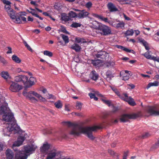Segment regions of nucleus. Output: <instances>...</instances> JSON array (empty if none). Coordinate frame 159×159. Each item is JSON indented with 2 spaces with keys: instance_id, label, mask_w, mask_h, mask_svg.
<instances>
[{
  "instance_id": "nucleus-1",
  "label": "nucleus",
  "mask_w": 159,
  "mask_h": 159,
  "mask_svg": "<svg viewBox=\"0 0 159 159\" xmlns=\"http://www.w3.org/2000/svg\"><path fill=\"white\" fill-rule=\"evenodd\" d=\"M69 127H72L70 134L75 136H78L81 134H86L87 136L91 140H94L95 138L92 134V132L102 129V125H95L92 126L83 127L78 123L71 122L70 121L65 122Z\"/></svg>"
},
{
  "instance_id": "nucleus-2",
  "label": "nucleus",
  "mask_w": 159,
  "mask_h": 159,
  "mask_svg": "<svg viewBox=\"0 0 159 159\" xmlns=\"http://www.w3.org/2000/svg\"><path fill=\"white\" fill-rule=\"evenodd\" d=\"M2 104L0 107V113L1 114H4L3 116V120L9 122V125L16 121L14 117L13 114L8 107V104L5 100H0V105Z\"/></svg>"
},
{
  "instance_id": "nucleus-3",
  "label": "nucleus",
  "mask_w": 159,
  "mask_h": 159,
  "mask_svg": "<svg viewBox=\"0 0 159 159\" xmlns=\"http://www.w3.org/2000/svg\"><path fill=\"white\" fill-rule=\"evenodd\" d=\"M93 28L101 31V35L106 36L111 34V31L110 28L106 25L99 24L96 21L93 22Z\"/></svg>"
},
{
  "instance_id": "nucleus-4",
  "label": "nucleus",
  "mask_w": 159,
  "mask_h": 159,
  "mask_svg": "<svg viewBox=\"0 0 159 159\" xmlns=\"http://www.w3.org/2000/svg\"><path fill=\"white\" fill-rule=\"evenodd\" d=\"M20 127L19 126H18L16 124V121H13V122L11 123V124L9 125V126L7 127V129H4V134L5 135L9 136L10 133L9 134H7L5 133V131L6 130H8L9 133L12 131H14V133H18L20 130Z\"/></svg>"
},
{
  "instance_id": "nucleus-5",
  "label": "nucleus",
  "mask_w": 159,
  "mask_h": 159,
  "mask_svg": "<svg viewBox=\"0 0 159 159\" xmlns=\"http://www.w3.org/2000/svg\"><path fill=\"white\" fill-rule=\"evenodd\" d=\"M138 116V114L136 113L124 114L121 116L120 120L121 122H125L128 121L129 119H135Z\"/></svg>"
},
{
  "instance_id": "nucleus-6",
  "label": "nucleus",
  "mask_w": 159,
  "mask_h": 159,
  "mask_svg": "<svg viewBox=\"0 0 159 159\" xmlns=\"http://www.w3.org/2000/svg\"><path fill=\"white\" fill-rule=\"evenodd\" d=\"M89 95L90 98H93L94 99H98V98H100V99H103L105 98L103 95L100 94L98 91H93L92 93H89Z\"/></svg>"
},
{
  "instance_id": "nucleus-7",
  "label": "nucleus",
  "mask_w": 159,
  "mask_h": 159,
  "mask_svg": "<svg viewBox=\"0 0 159 159\" xmlns=\"http://www.w3.org/2000/svg\"><path fill=\"white\" fill-rule=\"evenodd\" d=\"M10 90L13 92H17L22 89V86L17 83L12 82L9 88Z\"/></svg>"
},
{
  "instance_id": "nucleus-8",
  "label": "nucleus",
  "mask_w": 159,
  "mask_h": 159,
  "mask_svg": "<svg viewBox=\"0 0 159 159\" xmlns=\"http://www.w3.org/2000/svg\"><path fill=\"white\" fill-rule=\"evenodd\" d=\"M157 109L156 106H154L149 108L148 110V112L151 116H159V111H157Z\"/></svg>"
},
{
  "instance_id": "nucleus-9",
  "label": "nucleus",
  "mask_w": 159,
  "mask_h": 159,
  "mask_svg": "<svg viewBox=\"0 0 159 159\" xmlns=\"http://www.w3.org/2000/svg\"><path fill=\"white\" fill-rule=\"evenodd\" d=\"M25 139V137L23 136H20L17 139L16 141L13 144V148L15 147H19L21 145Z\"/></svg>"
},
{
  "instance_id": "nucleus-10",
  "label": "nucleus",
  "mask_w": 159,
  "mask_h": 159,
  "mask_svg": "<svg viewBox=\"0 0 159 159\" xmlns=\"http://www.w3.org/2000/svg\"><path fill=\"white\" fill-rule=\"evenodd\" d=\"M77 14V17L80 19H82L87 17L89 14V13L88 12L84 10H80Z\"/></svg>"
},
{
  "instance_id": "nucleus-11",
  "label": "nucleus",
  "mask_w": 159,
  "mask_h": 159,
  "mask_svg": "<svg viewBox=\"0 0 159 159\" xmlns=\"http://www.w3.org/2000/svg\"><path fill=\"white\" fill-rule=\"evenodd\" d=\"M89 77L92 80L96 81L98 79L99 75L95 70H93L90 73Z\"/></svg>"
},
{
  "instance_id": "nucleus-12",
  "label": "nucleus",
  "mask_w": 159,
  "mask_h": 159,
  "mask_svg": "<svg viewBox=\"0 0 159 159\" xmlns=\"http://www.w3.org/2000/svg\"><path fill=\"white\" fill-rule=\"evenodd\" d=\"M35 149L32 145H27L24 147V152L26 153H32L31 152L34 151Z\"/></svg>"
},
{
  "instance_id": "nucleus-13",
  "label": "nucleus",
  "mask_w": 159,
  "mask_h": 159,
  "mask_svg": "<svg viewBox=\"0 0 159 159\" xmlns=\"http://www.w3.org/2000/svg\"><path fill=\"white\" fill-rule=\"evenodd\" d=\"M57 153L55 150H52L48 154L46 159H53Z\"/></svg>"
},
{
  "instance_id": "nucleus-14",
  "label": "nucleus",
  "mask_w": 159,
  "mask_h": 159,
  "mask_svg": "<svg viewBox=\"0 0 159 159\" xmlns=\"http://www.w3.org/2000/svg\"><path fill=\"white\" fill-rule=\"evenodd\" d=\"M27 158V155L22 153L20 151H19L18 153L16 154V159H26Z\"/></svg>"
},
{
  "instance_id": "nucleus-15",
  "label": "nucleus",
  "mask_w": 159,
  "mask_h": 159,
  "mask_svg": "<svg viewBox=\"0 0 159 159\" xmlns=\"http://www.w3.org/2000/svg\"><path fill=\"white\" fill-rule=\"evenodd\" d=\"M102 101L104 103L107 105L108 106H110L111 105L112 106L113 109H112V112H115L117 111L118 109V108L117 107H114L113 105L111 104V102L110 100H102Z\"/></svg>"
},
{
  "instance_id": "nucleus-16",
  "label": "nucleus",
  "mask_w": 159,
  "mask_h": 159,
  "mask_svg": "<svg viewBox=\"0 0 159 159\" xmlns=\"http://www.w3.org/2000/svg\"><path fill=\"white\" fill-rule=\"evenodd\" d=\"M6 157L7 159H13L14 154L12 151L10 149H7L6 152Z\"/></svg>"
},
{
  "instance_id": "nucleus-17",
  "label": "nucleus",
  "mask_w": 159,
  "mask_h": 159,
  "mask_svg": "<svg viewBox=\"0 0 159 159\" xmlns=\"http://www.w3.org/2000/svg\"><path fill=\"white\" fill-rule=\"evenodd\" d=\"M21 20L25 23H26L27 21L26 20V18L25 17L22 16V15H20L19 16L17 17L16 19V21H14V22L17 24H20L21 23Z\"/></svg>"
},
{
  "instance_id": "nucleus-18",
  "label": "nucleus",
  "mask_w": 159,
  "mask_h": 159,
  "mask_svg": "<svg viewBox=\"0 0 159 159\" xmlns=\"http://www.w3.org/2000/svg\"><path fill=\"white\" fill-rule=\"evenodd\" d=\"M120 75L122 79L124 80H128L131 76V74L124 73L123 72H120Z\"/></svg>"
},
{
  "instance_id": "nucleus-19",
  "label": "nucleus",
  "mask_w": 159,
  "mask_h": 159,
  "mask_svg": "<svg viewBox=\"0 0 159 159\" xmlns=\"http://www.w3.org/2000/svg\"><path fill=\"white\" fill-rule=\"evenodd\" d=\"M140 44L144 46L147 50H149L150 49L149 44L144 40L140 39Z\"/></svg>"
},
{
  "instance_id": "nucleus-20",
  "label": "nucleus",
  "mask_w": 159,
  "mask_h": 159,
  "mask_svg": "<svg viewBox=\"0 0 159 159\" xmlns=\"http://www.w3.org/2000/svg\"><path fill=\"white\" fill-rule=\"evenodd\" d=\"M114 76L113 75L112 73L110 70H108L107 71L105 74V76L104 78L106 79L108 81H110L112 78Z\"/></svg>"
},
{
  "instance_id": "nucleus-21",
  "label": "nucleus",
  "mask_w": 159,
  "mask_h": 159,
  "mask_svg": "<svg viewBox=\"0 0 159 159\" xmlns=\"http://www.w3.org/2000/svg\"><path fill=\"white\" fill-rule=\"evenodd\" d=\"M15 11L13 9L8 11V12H7L11 18L14 21H16V19L17 18L15 15Z\"/></svg>"
},
{
  "instance_id": "nucleus-22",
  "label": "nucleus",
  "mask_w": 159,
  "mask_h": 159,
  "mask_svg": "<svg viewBox=\"0 0 159 159\" xmlns=\"http://www.w3.org/2000/svg\"><path fill=\"white\" fill-rule=\"evenodd\" d=\"M107 7L111 12L116 11H118L117 8L111 3H108L107 4Z\"/></svg>"
},
{
  "instance_id": "nucleus-23",
  "label": "nucleus",
  "mask_w": 159,
  "mask_h": 159,
  "mask_svg": "<svg viewBox=\"0 0 159 159\" xmlns=\"http://www.w3.org/2000/svg\"><path fill=\"white\" fill-rule=\"evenodd\" d=\"M21 81H22L25 86V88H28L30 87L28 86V78L26 76L22 75Z\"/></svg>"
},
{
  "instance_id": "nucleus-24",
  "label": "nucleus",
  "mask_w": 159,
  "mask_h": 159,
  "mask_svg": "<svg viewBox=\"0 0 159 159\" xmlns=\"http://www.w3.org/2000/svg\"><path fill=\"white\" fill-rule=\"evenodd\" d=\"M71 48L75 50L76 52L80 51L81 49V47L78 44L76 43H74L72 45Z\"/></svg>"
},
{
  "instance_id": "nucleus-25",
  "label": "nucleus",
  "mask_w": 159,
  "mask_h": 159,
  "mask_svg": "<svg viewBox=\"0 0 159 159\" xmlns=\"http://www.w3.org/2000/svg\"><path fill=\"white\" fill-rule=\"evenodd\" d=\"M50 148V145L48 143L43 144L42 148H41V151L45 152L48 151Z\"/></svg>"
},
{
  "instance_id": "nucleus-26",
  "label": "nucleus",
  "mask_w": 159,
  "mask_h": 159,
  "mask_svg": "<svg viewBox=\"0 0 159 159\" xmlns=\"http://www.w3.org/2000/svg\"><path fill=\"white\" fill-rule=\"evenodd\" d=\"M36 81V79L35 78L32 77H30L28 80V86H30V87L34 84Z\"/></svg>"
},
{
  "instance_id": "nucleus-27",
  "label": "nucleus",
  "mask_w": 159,
  "mask_h": 159,
  "mask_svg": "<svg viewBox=\"0 0 159 159\" xmlns=\"http://www.w3.org/2000/svg\"><path fill=\"white\" fill-rule=\"evenodd\" d=\"M151 52L150 51H148L145 53L143 54V55L146 58L152 60V58L154 57L153 56L151 55L150 54Z\"/></svg>"
},
{
  "instance_id": "nucleus-28",
  "label": "nucleus",
  "mask_w": 159,
  "mask_h": 159,
  "mask_svg": "<svg viewBox=\"0 0 159 159\" xmlns=\"http://www.w3.org/2000/svg\"><path fill=\"white\" fill-rule=\"evenodd\" d=\"M102 63V60L100 59L92 61V63L94 66H101V64Z\"/></svg>"
},
{
  "instance_id": "nucleus-29",
  "label": "nucleus",
  "mask_w": 159,
  "mask_h": 159,
  "mask_svg": "<svg viewBox=\"0 0 159 159\" xmlns=\"http://www.w3.org/2000/svg\"><path fill=\"white\" fill-rule=\"evenodd\" d=\"M61 19L65 22L68 21L70 20L69 15L67 16L65 13H63L61 14Z\"/></svg>"
},
{
  "instance_id": "nucleus-30",
  "label": "nucleus",
  "mask_w": 159,
  "mask_h": 159,
  "mask_svg": "<svg viewBox=\"0 0 159 159\" xmlns=\"http://www.w3.org/2000/svg\"><path fill=\"white\" fill-rule=\"evenodd\" d=\"M106 52H98L96 55V57L97 58H100L102 59L105 58Z\"/></svg>"
},
{
  "instance_id": "nucleus-31",
  "label": "nucleus",
  "mask_w": 159,
  "mask_h": 159,
  "mask_svg": "<svg viewBox=\"0 0 159 159\" xmlns=\"http://www.w3.org/2000/svg\"><path fill=\"white\" fill-rule=\"evenodd\" d=\"M54 105L58 109H61L63 106L62 102L60 100H58L54 103Z\"/></svg>"
},
{
  "instance_id": "nucleus-32",
  "label": "nucleus",
  "mask_w": 159,
  "mask_h": 159,
  "mask_svg": "<svg viewBox=\"0 0 159 159\" xmlns=\"http://www.w3.org/2000/svg\"><path fill=\"white\" fill-rule=\"evenodd\" d=\"M159 82L157 81H155L153 82L149 83L148 85L147 88L148 89L151 86H157L159 85Z\"/></svg>"
},
{
  "instance_id": "nucleus-33",
  "label": "nucleus",
  "mask_w": 159,
  "mask_h": 159,
  "mask_svg": "<svg viewBox=\"0 0 159 159\" xmlns=\"http://www.w3.org/2000/svg\"><path fill=\"white\" fill-rule=\"evenodd\" d=\"M68 14L70 20L71 18L77 17V13L72 11H70Z\"/></svg>"
},
{
  "instance_id": "nucleus-34",
  "label": "nucleus",
  "mask_w": 159,
  "mask_h": 159,
  "mask_svg": "<svg viewBox=\"0 0 159 159\" xmlns=\"http://www.w3.org/2000/svg\"><path fill=\"white\" fill-rule=\"evenodd\" d=\"M12 58L14 61L17 63H19L21 61V60L15 55H13L12 57Z\"/></svg>"
},
{
  "instance_id": "nucleus-35",
  "label": "nucleus",
  "mask_w": 159,
  "mask_h": 159,
  "mask_svg": "<svg viewBox=\"0 0 159 159\" xmlns=\"http://www.w3.org/2000/svg\"><path fill=\"white\" fill-rule=\"evenodd\" d=\"M30 9L31 11L30 12V13H31L32 15L38 17L41 20H43V18L42 17L39 16L38 14L35 13V11L34 9H33L31 8H30Z\"/></svg>"
},
{
  "instance_id": "nucleus-36",
  "label": "nucleus",
  "mask_w": 159,
  "mask_h": 159,
  "mask_svg": "<svg viewBox=\"0 0 159 159\" xmlns=\"http://www.w3.org/2000/svg\"><path fill=\"white\" fill-rule=\"evenodd\" d=\"M2 76L4 79H7L9 77V75L7 71H3L1 73Z\"/></svg>"
},
{
  "instance_id": "nucleus-37",
  "label": "nucleus",
  "mask_w": 159,
  "mask_h": 159,
  "mask_svg": "<svg viewBox=\"0 0 159 159\" xmlns=\"http://www.w3.org/2000/svg\"><path fill=\"white\" fill-rule=\"evenodd\" d=\"M65 44L68 43L69 42V39L68 36L61 34L60 35Z\"/></svg>"
},
{
  "instance_id": "nucleus-38",
  "label": "nucleus",
  "mask_w": 159,
  "mask_h": 159,
  "mask_svg": "<svg viewBox=\"0 0 159 159\" xmlns=\"http://www.w3.org/2000/svg\"><path fill=\"white\" fill-rule=\"evenodd\" d=\"M31 92H33V91H30L26 93L25 96H26V98H30V99H36L35 98L33 97V95H32V93H30Z\"/></svg>"
},
{
  "instance_id": "nucleus-39",
  "label": "nucleus",
  "mask_w": 159,
  "mask_h": 159,
  "mask_svg": "<svg viewBox=\"0 0 159 159\" xmlns=\"http://www.w3.org/2000/svg\"><path fill=\"white\" fill-rule=\"evenodd\" d=\"M30 93H32V95L33 96H35L38 99H40L41 98H43L41 96V95L34 91L31 92Z\"/></svg>"
},
{
  "instance_id": "nucleus-40",
  "label": "nucleus",
  "mask_w": 159,
  "mask_h": 159,
  "mask_svg": "<svg viewBox=\"0 0 159 159\" xmlns=\"http://www.w3.org/2000/svg\"><path fill=\"white\" fill-rule=\"evenodd\" d=\"M81 24L77 22H73L70 25V26L73 28H77L78 27H80Z\"/></svg>"
},
{
  "instance_id": "nucleus-41",
  "label": "nucleus",
  "mask_w": 159,
  "mask_h": 159,
  "mask_svg": "<svg viewBox=\"0 0 159 159\" xmlns=\"http://www.w3.org/2000/svg\"><path fill=\"white\" fill-rule=\"evenodd\" d=\"M150 136V134L148 133H145L143 134L141 137L140 136V139H146Z\"/></svg>"
},
{
  "instance_id": "nucleus-42",
  "label": "nucleus",
  "mask_w": 159,
  "mask_h": 159,
  "mask_svg": "<svg viewBox=\"0 0 159 159\" xmlns=\"http://www.w3.org/2000/svg\"><path fill=\"white\" fill-rule=\"evenodd\" d=\"M23 43L25 47L27 48V49L30 51L33 52V50L27 44V42L24 40H23Z\"/></svg>"
},
{
  "instance_id": "nucleus-43",
  "label": "nucleus",
  "mask_w": 159,
  "mask_h": 159,
  "mask_svg": "<svg viewBox=\"0 0 159 159\" xmlns=\"http://www.w3.org/2000/svg\"><path fill=\"white\" fill-rule=\"evenodd\" d=\"M22 75L16 76L14 78V80L16 82H19L21 81Z\"/></svg>"
},
{
  "instance_id": "nucleus-44",
  "label": "nucleus",
  "mask_w": 159,
  "mask_h": 159,
  "mask_svg": "<svg viewBox=\"0 0 159 159\" xmlns=\"http://www.w3.org/2000/svg\"><path fill=\"white\" fill-rule=\"evenodd\" d=\"M112 90L118 96H120V92L116 88L114 87H111Z\"/></svg>"
},
{
  "instance_id": "nucleus-45",
  "label": "nucleus",
  "mask_w": 159,
  "mask_h": 159,
  "mask_svg": "<svg viewBox=\"0 0 159 159\" xmlns=\"http://www.w3.org/2000/svg\"><path fill=\"white\" fill-rule=\"evenodd\" d=\"M82 105L83 104L77 101L76 102L75 107L77 109L81 110Z\"/></svg>"
},
{
  "instance_id": "nucleus-46",
  "label": "nucleus",
  "mask_w": 159,
  "mask_h": 159,
  "mask_svg": "<svg viewBox=\"0 0 159 159\" xmlns=\"http://www.w3.org/2000/svg\"><path fill=\"white\" fill-rule=\"evenodd\" d=\"M125 24L123 22H120L117 23L116 26V28L118 29L120 28H122L124 26Z\"/></svg>"
},
{
  "instance_id": "nucleus-47",
  "label": "nucleus",
  "mask_w": 159,
  "mask_h": 159,
  "mask_svg": "<svg viewBox=\"0 0 159 159\" xmlns=\"http://www.w3.org/2000/svg\"><path fill=\"white\" fill-rule=\"evenodd\" d=\"M43 54L44 55L48 56L49 57H52V53L51 52L47 50L44 51L43 52Z\"/></svg>"
},
{
  "instance_id": "nucleus-48",
  "label": "nucleus",
  "mask_w": 159,
  "mask_h": 159,
  "mask_svg": "<svg viewBox=\"0 0 159 159\" xmlns=\"http://www.w3.org/2000/svg\"><path fill=\"white\" fill-rule=\"evenodd\" d=\"M134 33V31L132 30H128L126 31L125 34L127 36L132 35Z\"/></svg>"
},
{
  "instance_id": "nucleus-49",
  "label": "nucleus",
  "mask_w": 159,
  "mask_h": 159,
  "mask_svg": "<svg viewBox=\"0 0 159 159\" xmlns=\"http://www.w3.org/2000/svg\"><path fill=\"white\" fill-rule=\"evenodd\" d=\"M124 101H126V102H127L130 105L134 106L136 105V103L134 101V100H124Z\"/></svg>"
},
{
  "instance_id": "nucleus-50",
  "label": "nucleus",
  "mask_w": 159,
  "mask_h": 159,
  "mask_svg": "<svg viewBox=\"0 0 159 159\" xmlns=\"http://www.w3.org/2000/svg\"><path fill=\"white\" fill-rule=\"evenodd\" d=\"M5 8L7 12H8V11H10L12 9L11 8V5H5Z\"/></svg>"
},
{
  "instance_id": "nucleus-51",
  "label": "nucleus",
  "mask_w": 159,
  "mask_h": 159,
  "mask_svg": "<svg viewBox=\"0 0 159 159\" xmlns=\"http://www.w3.org/2000/svg\"><path fill=\"white\" fill-rule=\"evenodd\" d=\"M100 19L102 21H104L105 22H108L109 23H110V21L108 20V18L107 17H104L101 16Z\"/></svg>"
},
{
  "instance_id": "nucleus-52",
  "label": "nucleus",
  "mask_w": 159,
  "mask_h": 159,
  "mask_svg": "<svg viewBox=\"0 0 159 159\" xmlns=\"http://www.w3.org/2000/svg\"><path fill=\"white\" fill-rule=\"evenodd\" d=\"M108 153L111 156H115L117 153L116 152H114V151H113L111 149H109L108 150Z\"/></svg>"
},
{
  "instance_id": "nucleus-53",
  "label": "nucleus",
  "mask_w": 159,
  "mask_h": 159,
  "mask_svg": "<svg viewBox=\"0 0 159 159\" xmlns=\"http://www.w3.org/2000/svg\"><path fill=\"white\" fill-rule=\"evenodd\" d=\"M65 111H70V106L69 104H65Z\"/></svg>"
},
{
  "instance_id": "nucleus-54",
  "label": "nucleus",
  "mask_w": 159,
  "mask_h": 159,
  "mask_svg": "<svg viewBox=\"0 0 159 159\" xmlns=\"http://www.w3.org/2000/svg\"><path fill=\"white\" fill-rule=\"evenodd\" d=\"M154 148H157L159 147V138L158 139L157 141L153 146Z\"/></svg>"
},
{
  "instance_id": "nucleus-55",
  "label": "nucleus",
  "mask_w": 159,
  "mask_h": 159,
  "mask_svg": "<svg viewBox=\"0 0 159 159\" xmlns=\"http://www.w3.org/2000/svg\"><path fill=\"white\" fill-rule=\"evenodd\" d=\"M92 4L91 2H88L85 4L86 7L88 8H90L92 7Z\"/></svg>"
},
{
  "instance_id": "nucleus-56",
  "label": "nucleus",
  "mask_w": 159,
  "mask_h": 159,
  "mask_svg": "<svg viewBox=\"0 0 159 159\" xmlns=\"http://www.w3.org/2000/svg\"><path fill=\"white\" fill-rule=\"evenodd\" d=\"M47 96L48 97L47 98L48 99H55L56 98L52 94H49V93L48 94Z\"/></svg>"
},
{
  "instance_id": "nucleus-57",
  "label": "nucleus",
  "mask_w": 159,
  "mask_h": 159,
  "mask_svg": "<svg viewBox=\"0 0 159 159\" xmlns=\"http://www.w3.org/2000/svg\"><path fill=\"white\" fill-rule=\"evenodd\" d=\"M124 51L128 52H131L133 53H134V51L133 50H129L128 49V48H124Z\"/></svg>"
},
{
  "instance_id": "nucleus-58",
  "label": "nucleus",
  "mask_w": 159,
  "mask_h": 159,
  "mask_svg": "<svg viewBox=\"0 0 159 159\" xmlns=\"http://www.w3.org/2000/svg\"><path fill=\"white\" fill-rule=\"evenodd\" d=\"M2 2L4 4H5L6 5H11V3L9 1L4 0L2 1Z\"/></svg>"
},
{
  "instance_id": "nucleus-59",
  "label": "nucleus",
  "mask_w": 159,
  "mask_h": 159,
  "mask_svg": "<svg viewBox=\"0 0 159 159\" xmlns=\"http://www.w3.org/2000/svg\"><path fill=\"white\" fill-rule=\"evenodd\" d=\"M61 32L66 33V34H68V32L66 30V28L63 27V26H61Z\"/></svg>"
},
{
  "instance_id": "nucleus-60",
  "label": "nucleus",
  "mask_w": 159,
  "mask_h": 159,
  "mask_svg": "<svg viewBox=\"0 0 159 159\" xmlns=\"http://www.w3.org/2000/svg\"><path fill=\"white\" fill-rule=\"evenodd\" d=\"M123 94L124 96L126 98V99H133L130 97H129V98H128V94L127 93H124Z\"/></svg>"
},
{
  "instance_id": "nucleus-61",
  "label": "nucleus",
  "mask_w": 159,
  "mask_h": 159,
  "mask_svg": "<svg viewBox=\"0 0 159 159\" xmlns=\"http://www.w3.org/2000/svg\"><path fill=\"white\" fill-rule=\"evenodd\" d=\"M152 58V60L154 61H156L157 62H159V57L154 56V57Z\"/></svg>"
},
{
  "instance_id": "nucleus-62",
  "label": "nucleus",
  "mask_w": 159,
  "mask_h": 159,
  "mask_svg": "<svg viewBox=\"0 0 159 159\" xmlns=\"http://www.w3.org/2000/svg\"><path fill=\"white\" fill-rule=\"evenodd\" d=\"M128 151H127L126 152H125L124 153V156H123V159H126V157L127 156V154L128 153Z\"/></svg>"
},
{
  "instance_id": "nucleus-63",
  "label": "nucleus",
  "mask_w": 159,
  "mask_h": 159,
  "mask_svg": "<svg viewBox=\"0 0 159 159\" xmlns=\"http://www.w3.org/2000/svg\"><path fill=\"white\" fill-rule=\"evenodd\" d=\"M76 41L78 43H80L82 42V39L80 38H77L75 39Z\"/></svg>"
},
{
  "instance_id": "nucleus-64",
  "label": "nucleus",
  "mask_w": 159,
  "mask_h": 159,
  "mask_svg": "<svg viewBox=\"0 0 159 159\" xmlns=\"http://www.w3.org/2000/svg\"><path fill=\"white\" fill-rule=\"evenodd\" d=\"M111 122L112 124H116L118 122V120L117 119L114 120L112 119L111 120Z\"/></svg>"
}]
</instances>
